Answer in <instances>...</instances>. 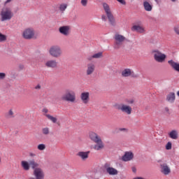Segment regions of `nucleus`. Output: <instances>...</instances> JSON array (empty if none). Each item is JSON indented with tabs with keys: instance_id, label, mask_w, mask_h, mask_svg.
Segmentation results:
<instances>
[{
	"instance_id": "1",
	"label": "nucleus",
	"mask_w": 179,
	"mask_h": 179,
	"mask_svg": "<svg viewBox=\"0 0 179 179\" xmlns=\"http://www.w3.org/2000/svg\"><path fill=\"white\" fill-rule=\"evenodd\" d=\"M103 8L106 13V16L110 26H113V27H115V26H117V21H115V17H114V15H113V12H111L110 6H108L107 3H103Z\"/></svg>"
},
{
	"instance_id": "2",
	"label": "nucleus",
	"mask_w": 179,
	"mask_h": 179,
	"mask_svg": "<svg viewBox=\"0 0 179 179\" xmlns=\"http://www.w3.org/2000/svg\"><path fill=\"white\" fill-rule=\"evenodd\" d=\"M90 138L91 141H93V142L96 143V145H94L95 150H101V149H103L104 148V144L103 143L101 138H100L97 134L94 132H90Z\"/></svg>"
},
{
	"instance_id": "3",
	"label": "nucleus",
	"mask_w": 179,
	"mask_h": 179,
	"mask_svg": "<svg viewBox=\"0 0 179 179\" xmlns=\"http://www.w3.org/2000/svg\"><path fill=\"white\" fill-rule=\"evenodd\" d=\"M1 22L10 20L13 17V12L10 8L6 7L1 9L0 13Z\"/></svg>"
},
{
	"instance_id": "4",
	"label": "nucleus",
	"mask_w": 179,
	"mask_h": 179,
	"mask_svg": "<svg viewBox=\"0 0 179 179\" xmlns=\"http://www.w3.org/2000/svg\"><path fill=\"white\" fill-rule=\"evenodd\" d=\"M62 100H63V101L75 103L76 101V94H75V92L67 90H66L65 94L62 95Z\"/></svg>"
},
{
	"instance_id": "5",
	"label": "nucleus",
	"mask_w": 179,
	"mask_h": 179,
	"mask_svg": "<svg viewBox=\"0 0 179 179\" xmlns=\"http://www.w3.org/2000/svg\"><path fill=\"white\" fill-rule=\"evenodd\" d=\"M114 48L115 50H119V48H121V46L123 45L124 42L127 40V38H125V36L120 34H116L114 36Z\"/></svg>"
},
{
	"instance_id": "6",
	"label": "nucleus",
	"mask_w": 179,
	"mask_h": 179,
	"mask_svg": "<svg viewBox=\"0 0 179 179\" xmlns=\"http://www.w3.org/2000/svg\"><path fill=\"white\" fill-rule=\"evenodd\" d=\"M115 108L122 113H124L127 114V115H130L132 113V108L128 105H125L124 103H116L115 104Z\"/></svg>"
},
{
	"instance_id": "7",
	"label": "nucleus",
	"mask_w": 179,
	"mask_h": 179,
	"mask_svg": "<svg viewBox=\"0 0 179 179\" xmlns=\"http://www.w3.org/2000/svg\"><path fill=\"white\" fill-rule=\"evenodd\" d=\"M33 176H34L35 178L31 177L29 179H44V177H45L44 171H43L41 168L34 170Z\"/></svg>"
},
{
	"instance_id": "8",
	"label": "nucleus",
	"mask_w": 179,
	"mask_h": 179,
	"mask_svg": "<svg viewBox=\"0 0 179 179\" xmlns=\"http://www.w3.org/2000/svg\"><path fill=\"white\" fill-rule=\"evenodd\" d=\"M154 58L157 62H164L166 60V55L162 53L159 50H154Z\"/></svg>"
},
{
	"instance_id": "9",
	"label": "nucleus",
	"mask_w": 179,
	"mask_h": 179,
	"mask_svg": "<svg viewBox=\"0 0 179 179\" xmlns=\"http://www.w3.org/2000/svg\"><path fill=\"white\" fill-rule=\"evenodd\" d=\"M104 169L106 170V173H108L109 176H117V174H118V171L110 166V164L108 163L104 164Z\"/></svg>"
},
{
	"instance_id": "10",
	"label": "nucleus",
	"mask_w": 179,
	"mask_h": 179,
	"mask_svg": "<svg viewBox=\"0 0 179 179\" xmlns=\"http://www.w3.org/2000/svg\"><path fill=\"white\" fill-rule=\"evenodd\" d=\"M50 54L52 57L58 58L61 55V48L58 46H53L50 50Z\"/></svg>"
},
{
	"instance_id": "11",
	"label": "nucleus",
	"mask_w": 179,
	"mask_h": 179,
	"mask_svg": "<svg viewBox=\"0 0 179 179\" xmlns=\"http://www.w3.org/2000/svg\"><path fill=\"white\" fill-rule=\"evenodd\" d=\"M22 36L26 40H30L34 37V31L31 29H27L24 31Z\"/></svg>"
},
{
	"instance_id": "12",
	"label": "nucleus",
	"mask_w": 179,
	"mask_h": 179,
	"mask_svg": "<svg viewBox=\"0 0 179 179\" xmlns=\"http://www.w3.org/2000/svg\"><path fill=\"white\" fill-rule=\"evenodd\" d=\"M160 169H161V173H162V174H164L165 176H169V174L171 173V170L170 169V167H169V166L166 163L161 164Z\"/></svg>"
},
{
	"instance_id": "13",
	"label": "nucleus",
	"mask_w": 179,
	"mask_h": 179,
	"mask_svg": "<svg viewBox=\"0 0 179 179\" xmlns=\"http://www.w3.org/2000/svg\"><path fill=\"white\" fill-rule=\"evenodd\" d=\"M59 31L61 34L64 36H69L71 33V27L70 26H62L59 28Z\"/></svg>"
},
{
	"instance_id": "14",
	"label": "nucleus",
	"mask_w": 179,
	"mask_h": 179,
	"mask_svg": "<svg viewBox=\"0 0 179 179\" xmlns=\"http://www.w3.org/2000/svg\"><path fill=\"white\" fill-rule=\"evenodd\" d=\"M90 94L89 92H83L80 95V99L84 104L89 103L90 98Z\"/></svg>"
},
{
	"instance_id": "15",
	"label": "nucleus",
	"mask_w": 179,
	"mask_h": 179,
	"mask_svg": "<svg viewBox=\"0 0 179 179\" xmlns=\"http://www.w3.org/2000/svg\"><path fill=\"white\" fill-rule=\"evenodd\" d=\"M132 159H134V153L131 152H125L124 155L122 157L123 162H129V160H132Z\"/></svg>"
},
{
	"instance_id": "16",
	"label": "nucleus",
	"mask_w": 179,
	"mask_h": 179,
	"mask_svg": "<svg viewBox=\"0 0 179 179\" xmlns=\"http://www.w3.org/2000/svg\"><path fill=\"white\" fill-rule=\"evenodd\" d=\"M96 69V66L93 63H90L87 65V75H92L94 70Z\"/></svg>"
},
{
	"instance_id": "17",
	"label": "nucleus",
	"mask_w": 179,
	"mask_h": 179,
	"mask_svg": "<svg viewBox=\"0 0 179 179\" xmlns=\"http://www.w3.org/2000/svg\"><path fill=\"white\" fill-rule=\"evenodd\" d=\"M47 68H57L58 66V62L55 60H49L45 63Z\"/></svg>"
},
{
	"instance_id": "18",
	"label": "nucleus",
	"mask_w": 179,
	"mask_h": 179,
	"mask_svg": "<svg viewBox=\"0 0 179 179\" xmlns=\"http://www.w3.org/2000/svg\"><path fill=\"white\" fill-rule=\"evenodd\" d=\"M168 64H170L172 69H174V71H176V72H179V63L176 62L173 60L168 61Z\"/></svg>"
},
{
	"instance_id": "19",
	"label": "nucleus",
	"mask_w": 179,
	"mask_h": 179,
	"mask_svg": "<svg viewBox=\"0 0 179 179\" xmlns=\"http://www.w3.org/2000/svg\"><path fill=\"white\" fill-rule=\"evenodd\" d=\"M90 154V151L87 152H79L77 155L79 156L83 160H86V159L89 158V155Z\"/></svg>"
},
{
	"instance_id": "20",
	"label": "nucleus",
	"mask_w": 179,
	"mask_h": 179,
	"mask_svg": "<svg viewBox=\"0 0 179 179\" xmlns=\"http://www.w3.org/2000/svg\"><path fill=\"white\" fill-rule=\"evenodd\" d=\"M21 166L25 171H29V170H30V163L27 162V161H22Z\"/></svg>"
},
{
	"instance_id": "21",
	"label": "nucleus",
	"mask_w": 179,
	"mask_h": 179,
	"mask_svg": "<svg viewBox=\"0 0 179 179\" xmlns=\"http://www.w3.org/2000/svg\"><path fill=\"white\" fill-rule=\"evenodd\" d=\"M166 100L170 103H173L176 100V94L174 92L169 93L166 96Z\"/></svg>"
},
{
	"instance_id": "22",
	"label": "nucleus",
	"mask_w": 179,
	"mask_h": 179,
	"mask_svg": "<svg viewBox=\"0 0 179 179\" xmlns=\"http://www.w3.org/2000/svg\"><path fill=\"white\" fill-rule=\"evenodd\" d=\"M132 75V71L129 69H126L122 71V76L123 78H128V76H131Z\"/></svg>"
},
{
	"instance_id": "23",
	"label": "nucleus",
	"mask_w": 179,
	"mask_h": 179,
	"mask_svg": "<svg viewBox=\"0 0 179 179\" xmlns=\"http://www.w3.org/2000/svg\"><path fill=\"white\" fill-rule=\"evenodd\" d=\"M29 166H31V169L34 171L36 169H40L38 163L36 162L34 159L29 161Z\"/></svg>"
},
{
	"instance_id": "24",
	"label": "nucleus",
	"mask_w": 179,
	"mask_h": 179,
	"mask_svg": "<svg viewBox=\"0 0 179 179\" xmlns=\"http://www.w3.org/2000/svg\"><path fill=\"white\" fill-rule=\"evenodd\" d=\"M143 6H144L145 10H146L147 12H150V10H152V9L153 8L152 5H150V3H149V2L148 1L143 2Z\"/></svg>"
},
{
	"instance_id": "25",
	"label": "nucleus",
	"mask_w": 179,
	"mask_h": 179,
	"mask_svg": "<svg viewBox=\"0 0 179 179\" xmlns=\"http://www.w3.org/2000/svg\"><path fill=\"white\" fill-rule=\"evenodd\" d=\"M131 30H133L134 31H138V33H143V31H145L143 28L139 25H134Z\"/></svg>"
},
{
	"instance_id": "26",
	"label": "nucleus",
	"mask_w": 179,
	"mask_h": 179,
	"mask_svg": "<svg viewBox=\"0 0 179 179\" xmlns=\"http://www.w3.org/2000/svg\"><path fill=\"white\" fill-rule=\"evenodd\" d=\"M169 138L171 139H178V132H177L176 130H172L169 133Z\"/></svg>"
},
{
	"instance_id": "27",
	"label": "nucleus",
	"mask_w": 179,
	"mask_h": 179,
	"mask_svg": "<svg viewBox=\"0 0 179 179\" xmlns=\"http://www.w3.org/2000/svg\"><path fill=\"white\" fill-rule=\"evenodd\" d=\"M101 57H103V52H100L94 54L92 57H90L88 58V59H89V61H92V59H93V58H101Z\"/></svg>"
},
{
	"instance_id": "28",
	"label": "nucleus",
	"mask_w": 179,
	"mask_h": 179,
	"mask_svg": "<svg viewBox=\"0 0 179 179\" xmlns=\"http://www.w3.org/2000/svg\"><path fill=\"white\" fill-rule=\"evenodd\" d=\"M47 118H48L53 124H57V121H58V119L57 117H54V116H52L51 115L46 114L45 115Z\"/></svg>"
},
{
	"instance_id": "29",
	"label": "nucleus",
	"mask_w": 179,
	"mask_h": 179,
	"mask_svg": "<svg viewBox=\"0 0 179 179\" xmlns=\"http://www.w3.org/2000/svg\"><path fill=\"white\" fill-rule=\"evenodd\" d=\"M3 41H6V35L2 34L0 32V43H2Z\"/></svg>"
},
{
	"instance_id": "30",
	"label": "nucleus",
	"mask_w": 179,
	"mask_h": 179,
	"mask_svg": "<svg viewBox=\"0 0 179 179\" xmlns=\"http://www.w3.org/2000/svg\"><path fill=\"white\" fill-rule=\"evenodd\" d=\"M43 135H48L50 134V129L48 127H45L42 129Z\"/></svg>"
},
{
	"instance_id": "31",
	"label": "nucleus",
	"mask_w": 179,
	"mask_h": 179,
	"mask_svg": "<svg viewBox=\"0 0 179 179\" xmlns=\"http://www.w3.org/2000/svg\"><path fill=\"white\" fill-rule=\"evenodd\" d=\"M67 7H68V6L66 4H61L59 6V10L62 12H64V10H65V9H66Z\"/></svg>"
},
{
	"instance_id": "32",
	"label": "nucleus",
	"mask_w": 179,
	"mask_h": 179,
	"mask_svg": "<svg viewBox=\"0 0 179 179\" xmlns=\"http://www.w3.org/2000/svg\"><path fill=\"white\" fill-rule=\"evenodd\" d=\"M45 145L44 144H39L38 145V150H45Z\"/></svg>"
},
{
	"instance_id": "33",
	"label": "nucleus",
	"mask_w": 179,
	"mask_h": 179,
	"mask_svg": "<svg viewBox=\"0 0 179 179\" xmlns=\"http://www.w3.org/2000/svg\"><path fill=\"white\" fill-rule=\"evenodd\" d=\"M172 148L171 142H168V143L166 145V150H171Z\"/></svg>"
},
{
	"instance_id": "34",
	"label": "nucleus",
	"mask_w": 179,
	"mask_h": 179,
	"mask_svg": "<svg viewBox=\"0 0 179 179\" xmlns=\"http://www.w3.org/2000/svg\"><path fill=\"white\" fill-rule=\"evenodd\" d=\"M125 103H127V104H134L135 101L134 99H125Z\"/></svg>"
},
{
	"instance_id": "35",
	"label": "nucleus",
	"mask_w": 179,
	"mask_h": 179,
	"mask_svg": "<svg viewBox=\"0 0 179 179\" xmlns=\"http://www.w3.org/2000/svg\"><path fill=\"white\" fill-rule=\"evenodd\" d=\"M6 78V74L5 73H0V80L5 79Z\"/></svg>"
},
{
	"instance_id": "36",
	"label": "nucleus",
	"mask_w": 179,
	"mask_h": 179,
	"mask_svg": "<svg viewBox=\"0 0 179 179\" xmlns=\"http://www.w3.org/2000/svg\"><path fill=\"white\" fill-rule=\"evenodd\" d=\"M81 4L83 6H87V0H81Z\"/></svg>"
},
{
	"instance_id": "37",
	"label": "nucleus",
	"mask_w": 179,
	"mask_h": 179,
	"mask_svg": "<svg viewBox=\"0 0 179 179\" xmlns=\"http://www.w3.org/2000/svg\"><path fill=\"white\" fill-rule=\"evenodd\" d=\"M174 31L176 33V34L179 35V27L176 26L174 27Z\"/></svg>"
},
{
	"instance_id": "38",
	"label": "nucleus",
	"mask_w": 179,
	"mask_h": 179,
	"mask_svg": "<svg viewBox=\"0 0 179 179\" xmlns=\"http://www.w3.org/2000/svg\"><path fill=\"white\" fill-rule=\"evenodd\" d=\"M117 2H120V3H122V5H127V2H125V0H116Z\"/></svg>"
},
{
	"instance_id": "39",
	"label": "nucleus",
	"mask_w": 179,
	"mask_h": 179,
	"mask_svg": "<svg viewBox=\"0 0 179 179\" xmlns=\"http://www.w3.org/2000/svg\"><path fill=\"white\" fill-rule=\"evenodd\" d=\"M8 115H10V117H13V111H12V110H10L8 112Z\"/></svg>"
},
{
	"instance_id": "40",
	"label": "nucleus",
	"mask_w": 179,
	"mask_h": 179,
	"mask_svg": "<svg viewBox=\"0 0 179 179\" xmlns=\"http://www.w3.org/2000/svg\"><path fill=\"white\" fill-rule=\"evenodd\" d=\"M101 19H102V20H103L104 22H106V20H107V17H106L105 15H103L101 16Z\"/></svg>"
},
{
	"instance_id": "41",
	"label": "nucleus",
	"mask_w": 179,
	"mask_h": 179,
	"mask_svg": "<svg viewBox=\"0 0 179 179\" xmlns=\"http://www.w3.org/2000/svg\"><path fill=\"white\" fill-rule=\"evenodd\" d=\"M43 113H45V114H47V113H48V109H47V108H43Z\"/></svg>"
},
{
	"instance_id": "42",
	"label": "nucleus",
	"mask_w": 179,
	"mask_h": 179,
	"mask_svg": "<svg viewBox=\"0 0 179 179\" xmlns=\"http://www.w3.org/2000/svg\"><path fill=\"white\" fill-rule=\"evenodd\" d=\"M35 89L38 90V89H41V85H38L35 87Z\"/></svg>"
},
{
	"instance_id": "43",
	"label": "nucleus",
	"mask_w": 179,
	"mask_h": 179,
	"mask_svg": "<svg viewBox=\"0 0 179 179\" xmlns=\"http://www.w3.org/2000/svg\"><path fill=\"white\" fill-rule=\"evenodd\" d=\"M10 2H12V0H7L5 1L4 5H7V3H9Z\"/></svg>"
},
{
	"instance_id": "44",
	"label": "nucleus",
	"mask_w": 179,
	"mask_h": 179,
	"mask_svg": "<svg viewBox=\"0 0 179 179\" xmlns=\"http://www.w3.org/2000/svg\"><path fill=\"white\" fill-rule=\"evenodd\" d=\"M19 68H20V69H23L24 68V66L22 64H20Z\"/></svg>"
},
{
	"instance_id": "45",
	"label": "nucleus",
	"mask_w": 179,
	"mask_h": 179,
	"mask_svg": "<svg viewBox=\"0 0 179 179\" xmlns=\"http://www.w3.org/2000/svg\"><path fill=\"white\" fill-rule=\"evenodd\" d=\"M132 171L133 173H136V168L132 167Z\"/></svg>"
},
{
	"instance_id": "46",
	"label": "nucleus",
	"mask_w": 179,
	"mask_h": 179,
	"mask_svg": "<svg viewBox=\"0 0 179 179\" xmlns=\"http://www.w3.org/2000/svg\"><path fill=\"white\" fill-rule=\"evenodd\" d=\"M29 155H30L31 157H34V156H36V154H34V153H30Z\"/></svg>"
},
{
	"instance_id": "47",
	"label": "nucleus",
	"mask_w": 179,
	"mask_h": 179,
	"mask_svg": "<svg viewBox=\"0 0 179 179\" xmlns=\"http://www.w3.org/2000/svg\"><path fill=\"white\" fill-rule=\"evenodd\" d=\"M157 3H160L162 2V0H155Z\"/></svg>"
},
{
	"instance_id": "48",
	"label": "nucleus",
	"mask_w": 179,
	"mask_h": 179,
	"mask_svg": "<svg viewBox=\"0 0 179 179\" xmlns=\"http://www.w3.org/2000/svg\"><path fill=\"white\" fill-rule=\"evenodd\" d=\"M165 111H166V113H169V108L166 107V108H165Z\"/></svg>"
},
{
	"instance_id": "49",
	"label": "nucleus",
	"mask_w": 179,
	"mask_h": 179,
	"mask_svg": "<svg viewBox=\"0 0 179 179\" xmlns=\"http://www.w3.org/2000/svg\"><path fill=\"white\" fill-rule=\"evenodd\" d=\"M120 131H127V129H125V128H122V129H120Z\"/></svg>"
},
{
	"instance_id": "50",
	"label": "nucleus",
	"mask_w": 179,
	"mask_h": 179,
	"mask_svg": "<svg viewBox=\"0 0 179 179\" xmlns=\"http://www.w3.org/2000/svg\"><path fill=\"white\" fill-rule=\"evenodd\" d=\"M56 123L57 124V125H59V127L61 126V123H60L59 122H56Z\"/></svg>"
},
{
	"instance_id": "51",
	"label": "nucleus",
	"mask_w": 179,
	"mask_h": 179,
	"mask_svg": "<svg viewBox=\"0 0 179 179\" xmlns=\"http://www.w3.org/2000/svg\"><path fill=\"white\" fill-rule=\"evenodd\" d=\"M177 95H178V97H179V91L177 92Z\"/></svg>"
},
{
	"instance_id": "52",
	"label": "nucleus",
	"mask_w": 179,
	"mask_h": 179,
	"mask_svg": "<svg viewBox=\"0 0 179 179\" xmlns=\"http://www.w3.org/2000/svg\"><path fill=\"white\" fill-rule=\"evenodd\" d=\"M172 1V2H176V0H171Z\"/></svg>"
},
{
	"instance_id": "53",
	"label": "nucleus",
	"mask_w": 179,
	"mask_h": 179,
	"mask_svg": "<svg viewBox=\"0 0 179 179\" xmlns=\"http://www.w3.org/2000/svg\"><path fill=\"white\" fill-rule=\"evenodd\" d=\"M1 157H0V163H1Z\"/></svg>"
}]
</instances>
